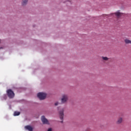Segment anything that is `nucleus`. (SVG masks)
Listing matches in <instances>:
<instances>
[{
	"instance_id": "f257e3e1",
	"label": "nucleus",
	"mask_w": 131,
	"mask_h": 131,
	"mask_svg": "<svg viewBox=\"0 0 131 131\" xmlns=\"http://www.w3.org/2000/svg\"><path fill=\"white\" fill-rule=\"evenodd\" d=\"M7 95H8L9 98H10V99H13V98L14 97H15V94L14 93V92H13V91H12V90H11V89L8 90L7 91Z\"/></svg>"
},
{
	"instance_id": "f03ea898",
	"label": "nucleus",
	"mask_w": 131,
	"mask_h": 131,
	"mask_svg": "<svg viewBox=\"0 0 131 131\" xmlns=\"http://www.w3.org/2000/svg\"><path fill=\"white\" fill-rule=\"evenodd\" d=\"M68 101V96L67 95L63 94L62 96L61 99V104H64Z\"/></svg>"
},
{
	"instance_id": "7ed1b4c3",
	"label": "nucleus",
	"mask_w": 131,
	"mask_h": 131,
	"mask_svg": "<svg viewBox=\"0 0 131 131\" xmlns=\"http://www.w3.org/2000/svg\"><path fill=\"white\" fill-rule=\"evenodd\" d=\"M37 97L40 100H45L47 97V94L43 93H39L37 94Z\"/></svg>"
},
{
	"instance_id": "20e7f679",
	"label": "nucleus",
	"mask_w": 131,
	"mask_h": 131,
	"mask_svg": "<svg viewBox=\"0 0 131 131\" xmlns=\"http://www.w3.org/2000/svg\"><path fill=\"white\" fill-rule=\"evenodd\" d=\"M59 118L62 120L60 122L63 123V118H64V109L63 108L59 112Z\"/></svg>"
},
{
	"instance_id": "39448f33",
	"label": "nucleus",
	"mask_w": 131,
	"mask_h": 131,
	"mask_svg": "<svg viewBox=\"0 0 131 131\" xmlns=\"http://www.w3.org/2000/svg\"><path fill=\"white\" fill-rule=\"evenodd\" d=\"M41 120L43 124H50L49 121L48 120V119L46 118V117L44 116H42L41 117Z\"/></svg>"
},
{
	"instance_id": "423d86ee",
	"label": "nucleus",
	"mask_w": 131,
	"mask_h": 131,
	"mask_svg": "<svg viewBox=\"0 0 131 131\" xmlns=\"http://www.w3.org/2000/svg\"><path fill=\"white\" fill-rule=\"evenodd\" d=\"M114 15H115L116 17H117L118 18H119V17H121V16H122V15H123V13H120L119 11H118L117 12L115 13H112L110 14L109 16H113Z\"/></svg>"
},
{
	"instance_id": "0eeeda50",
	"label": "nucleus",
	"mask_w": 131,
	"mask_h": 131,
	"mask_svg": "<svg viewBox=\"0 0 131 131\" xmlns=\"http://www.w3.org/2000/svg\"><path fill=\"white\" fill-rule=\"evenodd\" d=\"M123 120V119L122 118V117L118 118L116 122L117 124H120V123H122Z\"/></svg>"
},
{
	"instance_id": "6e6552de",
	"label": "nucleus",
	"mask_w": 131,
	"mask_h": 131,
	"mask_svg": "<svg viewBox=\"0 0 131 131\" xmlns=\"http://www.w3.org/2000/svg\"><path fill=\"white\" fill-rule=\"evenodd\" d=\"M124 41L126 45H131V40H129L128 38L125 39Z\"/></svg>"
},
{
	"instance_id": "1a4fd4ad",
	"label": "nucleus",
	"mask_w": 131,
	"mask_h": 131,
	"mask_svg": "<svg viewBox=\"0 0 131 131\" xmlns=\"http://www.w3.org/2000/svg\"><path fill=\"white\" fill-rule=\"evenodd\" d=\"M25 128L26 129H28V130H29V131L33 130V129L32 128V127H31V126H29V125L26 126L25 127Z\"/></svg>"
},
{
	"instance_id": "9d476101",
	"label": "nucleus",
	"mask_w": 131,
	"mask_h": 131,
	"mask_svg": "<svg viewBox=\"0 0 131 131\" xmlns=\"http://www.w3.org/2000/svg\"><path fill=\"white\" fill-rule=\"evenodd\" d=\"M28 2V0H23V2L21 3V5L23 6H25L26 5H27Z\"/></svg>"
},
{
	"instance_id": "9b49d317",
	"label": "nucleus",
	"mask_w": 131,
	"mask_h": 131,
	"mask_svg": "<svg viewBox=\"0 0 131 131\" xmlns=\"http://www.w3.org/2000/svg\"><path fill=\"white\" fill-rule=\"evenodd\" d=\"M20 115V112H15L14 113V116H18Z\"/></svg>"
},
{
	"instance_id": "f8f14e48",
	"label": "nucleus",
	"mask_w": 131,
	"mask_h": 131,
	"mask_svg": "<svg viewBox=\"0 0 131 131\" xmlns=\"http://www.w3.org/2000/svg\"><path fill=\"white\" fill-rule=\"evenodd\" d=\"M102 58L104 61H107V60H109V58H108V57H107L102 56Z\"/></svg>"
},
{
	"instance_id": "ddd939ff",
	"label": "nucleus",
	"mask_w": 131,
	"mask_h": 131,
	"mask_svg": "<svg viewBox=\"0 0 131 131\" xmlns=\"http://www.w3.org/2000/svg\"><path fill=\"white\" fill-rule=\"evenodd\" d=\"M58 105H59L58 102H56V103H55V106H58Z\"/></svg>"
}]
</instances>
